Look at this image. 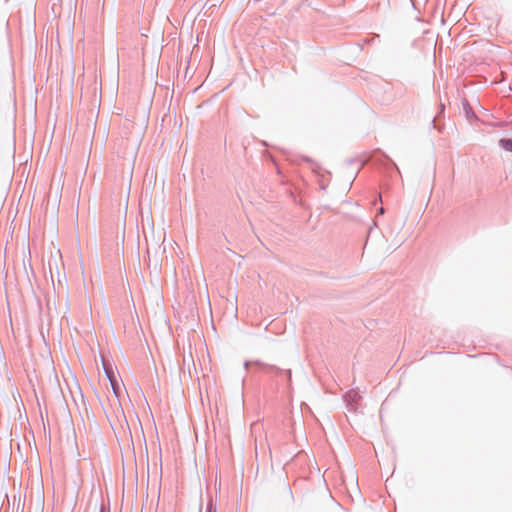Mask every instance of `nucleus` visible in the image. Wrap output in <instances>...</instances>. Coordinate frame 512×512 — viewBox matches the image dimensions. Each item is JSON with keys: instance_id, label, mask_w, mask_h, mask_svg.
<instances>
[{"instance_id": "1", "label": "nucleus", "mask_w": 512, "mask_h": 512, "mask_svg": "<svg viewBox=\"0 0 512 512\" xmlns=\"http://www.w3.org/2000/svg\"><path fill=\"white\" fill-rule=\"evenodd\" d=\"M103 366H104L105 373L110 381L113 392H114L115 396L117 398H119L121 389H120V384L117 381L116 376L114 374L113 368L109 363H104Z\"/></svg>"}, {"instance_id": "2", "label": "nucleus", "mask_w": 512, "mask_h": 512, "mask_svg": "<svg viewBox=\"0 0 512 512\" xmlns=\"http://www.w3.org/2000/svg\"><path fill=\"white\" fill-rule=\"evenodd\" d=\"M500 145L507 151L512 152V140L511 139H501Z\"/></svg>"}, {"instance_id": "3", "label": "nucleus", "mask_w": 512, "mask_h": 512, "mask_svg": "<svg viewBox=\"0 0 512 512\" xmlns=\"http://www.w3.org/2000/svg\"><path fill=\"white\" fill-rule=\"evenodd\" d=\"M207 512H216V508L214 507L212 501H210V503L207 507Z\"/></svg>"}]
</instances>
